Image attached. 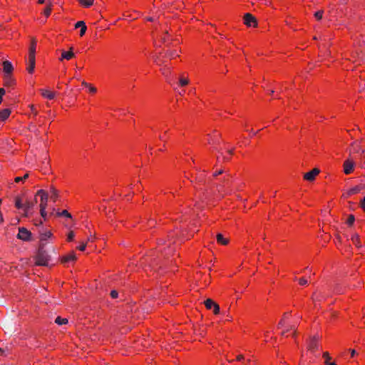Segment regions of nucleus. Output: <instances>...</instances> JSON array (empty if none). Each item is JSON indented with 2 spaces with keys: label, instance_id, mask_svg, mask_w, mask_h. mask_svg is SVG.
I'll list each match as a JSON object with an SVG mask.
<instances>
[{
  "label": "nucleus",
  "instance_id": "1",
  "mask_svg": "<svg viewBox=\"0 0 365 365\" xmlns=\"http://www.w3.org/2000/svg\"><path fill=\"white\" fill-rule=\"evenodd\" d=\"M43 244H41L36 256V264L38 266H47L50 260V255L43 249Z\"/></svg>",
  "mask_w": 365,
  "mask_h": 365
},
{
  "label": "nucleus",
  "instance_id": "2",
  "mask_svg": "<svg viewBox=\"0 0 365 365\" xmlns=\"http://www.w3.org/2000/svg\"><path fill=\"white\" fill-rule=\"evenodd\" d=\"M36 196H40L41 202L39 207L40 208H46L48 200V193L44 190H39L36 194Z\"/></svg>",
  "mask_w": 365,
  "mask_h": 365
},
{
  "label": "nucleus",
  "instance_id": "3",
  "mask_svg": "<svg viewBox=\"0 0 365 365\" xmlns=\"http://www.w3.org/2000/svg\"><path fill=\"white\" fill-rule=\"evenodd\" d=\"M31 232L25 227H19L17 238L23 241H30L31 239Z\"/></svg>",
  "mask_w": 365,
  "mask_h": 365
},
{
  "label": "nucleus",
  "instance_id": "4",
  "mask_svg": "<svg viewBox=\"0 0 365 365\" xmlns=\"http://www.w3.org/2000/svg\"><path fill=\"white\" fill-rule=\"evenodd\" d=\"M320 337L318 335L312 336L308 341V349L312 351H314L319 349L318 341Z\"/></svg>",
  "mask_w": 365,
  "mask_h": 365
},
{
  "label": "nucleus",
  "instance_id": "5",
  "mask_svg": "<svg viewBox=\"0 0 365 365\" xmlns=\"http://www.w3.org/2000/svg\"><path fill=\"white\" fill-rule=\"evenodd\" d=\"M205 306L207 309H213V313L218 314L220 313V306L212 299H207L204 302Z\"/></svg>",
  "mask_w": 365,
  "mask_h": 365
},
{
  "label": "nucleus",
  "instance_id": "6",
  "mask_svg": "<svg viewBox=\"0 0 365 365\" xmlns=\"http://www.w3.org/2000/svg\"><path fill=\"white\" fill-rule=\"evenodd\" d=\"M244 24L247 26H257V21L256 18L250 13H247L244 16Z\"/></svg>",
  "mask_w": 365,
  "mask_h": 365
},
{
  "label": "nucleus",
  "instance_id": "7",
  "mask_svg": "<svg viewBox=\"0 0 365 365\" xmlns=\"http://www.w3.org/2000/svg\"><path fill=\"white\" fill-rule=\"evenodd\" d=\"M320 173V170L318 168H314L311 171L305 173L304 175V179L307 181H313L316 176Z\"/></svg>",
  "mask_w": 365,
  "mask_h": 365
},
{
  "label": "nucleus",
  "instance_id": "8",
  "mask_svg": "<svg viewBox=\"0 0 365 365\" xmlns=\"http://www.w3.org/2000/svg\"><path fill=\"white\" fill-rule=\"evenodd\" d=\"M354 167V163L352 160H351L349 159H347L346 160H345L344 163V173L346 175L350 174L353 171Z\"/></svg>",
  "mask_w": 365,
  "mask_h": 365
},
{
  "label": "nucleus",
  "instance_id": "9",
  "mask_svg": "<svg viewBox=\"0 0 365 365\" xmlns=\"http://www.w3.org/2000/svg\"><path fill=\"white\" fill-rule=\"evenodd\" d=\"M36 198H35V200L34 202L32 201H26L24 202V207H23V210L24 211V215L25 216H28L29 214V212L31 209H33V207H34L36 202Z\"/></svg>",
  "mask_w": 365,
  "mask_h": 365
},
{
  "label": "nucleus",
  "instance_id": "10",
  "mask_svg": "<svg viewBox=\"0 0 365 365\" xmlns=\"http://www.w3.org/2000/svg\"><path fill=\"white\" fill-rule=\"evenodd\" d=\"M3 65V71L4 72L5 75H11L14 67L12 63L9 61H4L2 63Z\"/></svg>",
  "mask_w": 365,
  "mask_h": 365
},
{
  "label": "nucleus",
  "instance_id": "11",
  "mask_svg": "<svg viewBox=\"0 0 365 365\" xmlns=\"http://www.w3.org/2000/svg\"><path fill=\"white\" fill-rule=\"evenodd\" d=\"M73 47H71L68 51H62L60 61H63L64 59L70 60L75 56L74 53L73 52Z\"/></svg>",
  "mask_w": 365,
  "mask_h": 365
},
{
  "label": "nucleus",
  "instance_id": "12",
  "mask_svg": "<svg viewBox=\"0 0 365 365\" xmlns=\"http://www.w3.org/2000/svg\"><path fill=\"white\" fill-rule=\"evenodd\" d=\"M35 64H36L35 58H32V56H29V62H28V66L26 68V70L29 73H32L34 71Z\"/></svg>",
  "mask_w": 365,
  "mask_h": 365
},
{
  "label": "nucleus",
  "instance_id": "13",
  "mask_svg": "<svg viewBox=\"0 0 365 365\" xmlns=\"http://www.w3.org/2000/svg\"><path fill=\"white\" fill-rule=\"evenodd\" d=\"M11 110L4 108L0 110V122L5 121L10 115Z\"/></svg>",
  "mask_w": 365,
  "mask_h": 365
},
{
  "label": "nucleus",
  "instance_id": "14",
  "mask_svg": "<svg viewBox=\"0 0 365 365\" xmlns=\"http://www.w3.org/2000/svg\"><path fill=\"white\" fill-rule=\"evenodd\" d=\"M59 197L58 190H56L53 186L50 187V198L53 202H56Z\"/></svg>",
  "mask_w": 365,
  "mask_h": 365
},
{
  "label": "nucleus",
  "instance_id": "15",
  "mask_svg": "<svg viewBox=\"0 0 365 365\" xmlns=\"http://www.w3.org/2000/svg\"><path fill=\"white\" fill-rule=\"evenodd\" d=\"M79 27H81V29L80 30V36H83L86 34V31L87 30V26H86V24L83 21H78L75 24L76 29H78Z\"/></svg>",
  "mask_w": 365,
  "mask_h": 365
},
{
  "label": "nucleus",
  "instance_id": "16",
  "mask_svg": "<svg viewBox=\"0 0 365 365\" xmlns=\"http://www.w3.org/2000/svg\"><path fill=\"white\" fill-rule=\"evenodd\" d=\"M40 92L43 97L46 98L50 100L53 99L56 96L55 93L51 92L48 90H46V89H41Z\"/></svg>",
  "mask_w": 365,
  "mask_h": 365
},
{
  "label": "nucleus",
  "instance_id": "17",
  "mask_svg": "<svg viewBox=\"0 0 365 365\" xmlns=\"http://www.w3.org/2000/svg\"><path fill=\"white\" fill-rule=\"evenodd\" d=\"M162 73L166 77L168 82L171 84V79L170 78V68L165 65L163 68H161Z\"/></svg>",
  "mask_w": 365,
  "mask_h": 365
},
{
  "label": "nucleus",
  "instance_id": "18",
  "mask_svg": "<svg viewBox=\"0 0 365 365\" xmlns=\"http://www.w3.org/2000/svg\"><path fill=\"white\" fill-rule=\"evenodd\" d=\"M216 239H217V242L219 244H221V245H226L229 242L228 239L224 238L223 235L221 233H218L216 235Z\"/></svg>",
  "mask_w": 365,
  "mask_h": 365
},
{
  "label": "nucleus",
  "instance_id": "19",
  "mask_svg": "<svg viewBox=\"0 0 365 365\" xmlns=\"http://www.w3.org/2000/svg\"><path fill=\"white\" fill-rule=\"evenodd\" d=\"M76 255L73 252H71L69 255H68L62 258V262L66 263V262H68L71 261H74V260H76Z\"/></svg>",
  "mask_w": 365,
  "mask_h": 365
},
{
  "label": "nucleus",
  "instance_id": "20",
  "mask_svg": "<svg viewBox=\"0 0 365 365\" xmlns=\"http://www.w3.org/2000/svg\"><path fill=\"white\" fill-rule=\"evenodd\" d=\"M52 236V233L50 231H46L45 232L41 233L40 240L41 242L46 240L48 238H50Z\"/></svg>",
  "mask_w": 365,
  "mask_h": 365
},
{
  "label": "nucleus",
  "instance_id": "21",
  "mask_svg": "<svg viewBox=\"0 0 365 365\" xmlns=\"http://www.w3.org/2000/svg\"><path fill=\"white\" fill-rule=\"evenodd\" d=\"M35 52H36V42L33 41L31 45L29 48V56H32V58H35Z\"/></svg>",
  "mask_w": 365,
  "mask_h": 365
},
{
  "label": "nucleus",
  "instance_id": "22",
  "mask_svg": "<svg viewBox=\"0 0 365 365\" xmlns=\"http://www.w3.org/2000/svg\"><path fill=\"white\" fill-rule=\"evenodd\" d=\"M14 83V80L11 77V75L4 76V85L11 86Z\"/></svg>",
  "mask_w": 365,
  "mask_h": 365
},
{
  "label": "nucleus",
  "instance_id": "23",
  "mask_svg": "<svg viewBox=\"0 0 365 365\" xmlns=\"http://www.w3.org/2000/svg\"><path fill=\"white\" fill-rule=\"evenodd\" d=\"M79 3L84 7H90L93 5L94 0H78Z\"/></svg>",
  "mask_w": 365,
  "mask_h": 365
},
{
  "label": "nucleus",
  "instance_id": "24",
  "mask_svg": "<svg viewBox=\"0 0 365 365\" xmlns=\"http://www.w3.org/2000/svg\"><path fill=\"white\" fill-rule=\"evenodd\" d=\"M361 190L360 186H356L354 187L351 188L346 193L347 196H350L351 195H354L358 193Z\"/></svg>",
  "mask_w": 365,
  "mask_h": 365
},
{
  "label": "nucleus",
  "instance_id": "25",
  "mask_svg": "<svg viewBox=\"0 0 365 365\" xmlns=\"http://www.w3.org/2000/svg\"><path fill=\"white\" fill-rule=\"evenodd\" d=\"M55 323H56L58 325L66 324L68 323V319L66 318H61L60 317H58L55 319Z\"/></svg>",
  "mask_w": 365,
  "mask_h": 365
},
{
  "label": "nucleus",
  "instance_id": "26",
  "mask_svg": "<svg viewBox=\"0 0 365 365\" xmlns=\"http://www.w3.org/2000/svg\"><path fill=\"white\" fill-rule=\"evenodd\" d=\"M220 138V135H214L213 137H211L209 140H208V143H213V144H218L220 143V140L219 138Z\"/></svg>",
  "mask_w": 365,
  "mask_h": 365
},
{
  "label": "nucleus",
  "instance_id": "27",
  "mask_svg": "<svg viewBox=\"0 0 365 365\" xmlns=\"http://www.w3.org/2000/svg\"><path fill=\"white\" fill-rule=\"evenodd\" d=\"M189 83V80L187 78L180 76L179 78V85L180 86H185Z\"/></svg>",
  "mask_w": 365,
  "mask_h": 365
},
{
  "label": "nucleus",
  "instance_id": "28",
  "mask_svg": "<svg viewBox=\"0 0 365 365\" xmlns=\"http://www.w3.org/2000/svg\"><path fill=\"white\" fill-rule=\"evenodd\" d=\"M24 203H23L20 197H16L15 201V205L18 209H23Z\"/></svg>",
  "mask_w": 365,
  "mask_h": 365
},
{
  "label": "nucleus",
  "instance_id": "29",
  "mask_svg": "<svg viewBox=\"0 0 365 365\" xmlns=\"http://www.w3.org/2000/svg\"><path fill=\"white\" fill-rule=\"evenodd\" d=\"M351 240L352 242H354V244L356 246H360L359 245V236L357 235V234H354L352 237H351Z\"/></svg>",
  "mask_w": 365,
  "mask_h": 365
},
{
  "label": "nucleus",
  "instance_id": "30",
  "mask_svg": "<svg viewBox=\"0 0 365 365\" xmlns=\"http://www.w3.org/2000/svg\"><path fill=\"white\" fill-rule=\"evenodd\" d=\"M355 221V217L353 215H349L348 219L346 220V224L349 226H351Z\"/></svg>",
  "mask_w": 365,
  "mask_h": 365
},
{
  "label": "nucleus",
  "instance_id": "31",
  "mask_svg": "<svg viewBox=\"0 0 365 365\" xmlns=\"http://www.w3.org/2000/svg\"><path fill=\"white\" fill-rule=\"evenodd\" d=\"M29 178V174L26 173L25 174L23 177H16L15 179H14V181L16 182H21L26 179H27Z\"/></svg>",
  "mask_w": 365,
  "mask_h": 365
},
{
  "label": "nucleus",
  "instance_id": "32",
  "mask_svg": "<svg viewBox=\"0 0 365 365\" xmlns=\"http://www.w3.org/2000/svg\"><path fill=\"white\" fill-rule=\"evenodd\" d=\"M287 317H288V313H284L283 314L282 319L278 324V327L279 328H281V327H282L284 325V319H287Z\"/></svg>",
  "mask_w": 365,
  "mask_h": 365
},
{
  "label": "nucleus",
  "instance_id": "33",
  "mask_svg": "<svg viewBox=\"0 0 365 365\" xmlns=\"http://www.w3.org/2000/svg\"><path fill=\"white\" fill-rule=\"evenodd\" d=\"M51 4H50L43 11V14L46 16H48L50 14H51Z\"/></svg>",
  "mask_w": 365,
  "mask_h": 365
},
{
  "label": "nucleus",
  "instance_id": "34",
  "mask_svg": "<svg viewBox=\"0 0 365 365\" xmlns=\"http://www.w3.org/2000/svg\"><path fill=\"white\" fill-rule=\"evenodd\" d=\"M323 13H324V11H323V10L318 11L315 12V14H314V17H315L317 20H320V19H322Z\"/></svg>",
  "mask_w": 365,
  "mask_h": 365
},
{
  "label": "nucleus",
  "instance_id": "35",
  "mask_svg": "<svg viewBox=\"0 0 365 365\" xmlns=\"http://www.w3.org/2000/svg\"><path fill=\"white\" fill-rule=\"evenodd\" d=\"M217 191H218L219 193L225 192L223 195H222V196H224V195H225V194H229L230 193L229 192H225L224 190L223 186L221 185H217Z\"/></svg>",
  "mask_w": 365,
  "mask_h": 365
},
{
  "label": "nucleus",
  "instance_id": "36",
  "mask_svg": "<svg viewBox=\"0 0 365 365\" xmlns=\"http://www.w3.org/2000/svg\"><path fill=\"white\" fill-rule=\"evenodd\" d=\"M61 215H62V217H65L67 218H72L71 215L66 210L61 211Z\"/></svg>",
  "mask_w": 365,
  "mask_h": 365
},
{
  "label": "nucleus",
  "instance_id": "37",
  "mask_svg": "<svg viewBox=\"0 0 365 365\" xmlns=\"http://www.w3.org/2000/svg\"><path fill=\"white\" fill-rule=\"evenodd\" d=\"M325 298V296L322 294H320L319 297H314V294L312 296V299H313L314 302H317V301H321L322 299H324Z\"/></svg>",
  "mask_w": 365,
  "mask_h": 365
},
{
  "label": "nucleus",
  "instance_id": "38",
  "mask_svg": "<svg viewBox=\"0 0 365 365\" xmlns=\"http://www.w3.org/2000/svg\"><path fill=\"white\" fill-rule=\"evenodd\" d=\"M40 213H41V217L44 220H46V216H47V212L46 211V208H40Z\"/></svg>",
  "mask_w": 365,
  "mask_h": 365
},
{
  "label": "nucleus",
  "instance_id": "39",
  "mask_svg": "<svg viewBox=\"0 0 365 365\" xmlns=\"http://www.w3.org/2000/svg\"><path fill=\"white\" fill-rule=\"evenodd\" d=\"M74 237H75L74 232L73 231H71L68 234V238L67 239H68V241H72L73 240Z\"/></svg>",
  "mask_w": 365,
  "mask_h": 365
},
{
  "label": "nucleus",
  "instance_id": "40",
  "mask_svg": "<svg viewBox=\"0 0 365 365\" xmlns=\"http://www.w3.org/2000/svg\"><path fill=\"white\" fill-rule=\"evenodd\" d=\"M166 54L171 58H174L175 55L176 54L175 51H168Z\"/></svg>",
  "mask_w": 365,
  "mask_h": 365
},
{
  "label": "nucleus",
  "instance_id": "41",
  "mask_svg": "<svg viewBox=\"0 0 365 365\" xmlns=\"http://www.w3.org/2000/svg\"><path fill=\"white\" fill-rule=\"evenodd\" d=\"M6 91L4 88H0V104L2 103L3 101V96L5 94Z\"/></svg>",
  "mask_w": 365,
  "mask_h": 365
},
{
  "label": "nucleus",
  "instance_id": "42",
  "mask_svg": "<svg viewBox=\"0 0 365 365\" xmlns=\"http://www.w3.org/2000/svg\"><path fill=\"white\" fill-rule=\"evenodd\" d=\"M299 282L301 285H305L307 284V280L304 277H302L299 279Z\"/></svg>",
  "mask_w": 365,
  "mask_h": 365
},
{
  "label": "nucleus",
  "instance_id": "43",
  "mask_svg": "<svg viewBox=\"0 0 365 365\" xmlns=\"http://www.w3.org/2000/svg\"><path fill=\"white\" fill-rule=\"evenodd\" d=\"M118 293L117 291H115V290L111 291L110 296H111L112 298L115 299V298H116L118 297Z\"/></svg>",
  "mask_w": 365,
  "mask_h": 365
},
{
  "label": "nucleus",
  "instance_id": "44",
  "mask_svg": "<svg viewBox=\"0 0 365 365\" xmlns=\"http://www.w3.org/2000/svg\"><path fill=\"white\" fill-rule=\"evenodd\" d=\"M86 247V243H82L79 247H78V249L80 251H84Z\"/></svg>",
  "mask_w": 365,
  "mask_h": 365
},
{
  "label": "nucleus",
  "instance_id": "45",
  "mask_svg": "<svg viewBox=\"0 0 365 365\" xmlns=\"http://www.w3.org/2000/svg\"><path fill=\"white\" fill-rule=\"evenodd\" d=\"M29 107H30L31 110L33 113V114L36 116L37 115V111L36 110L34 105H30Z\"/></svg>",
  "mask_w": 365,
  "mask_h": 365
},
{
  "label": "nucleus",
  "instance_id": "46",
  "mask_svg": "<svg viewBox=\"0 0 365 365\" xmlns=\"http://www.w3.org/2000/svg\"><path fill=\"white\" fill-rule=\"evenodd\" d=\"M323 356L325 358L326 361H328L331 359L328 352H324L323 354Z\"/></svg>",
  "mask_w": 365,
  "mask_h": 365
},
{
  "label": "nucleus",
  "instance_id": "47",
  "mask_svg": "<svg viewBox=\"0 0 365 365\" xmlns=\"http://www.w3.org/2000/svg\"><path fill=\"white\" fill-rule=\"evenodd\" d=\"M223 172H224V171H223V170H218V171H216V172L213 174V175H214L215 177V176H217V175H219L222 174V173H223Z\"/></svg>",
  "mask_w": 365,
  "mask_h": 365
},
{
  "label": "nucleus",
  "instance_id": "48",
  "mask_svg": "<svg viewBox=\"0 0 365 365\" xmlns=\"http://www.w3.org/2000/svg\"><path fill=\"white\" fill-rule=\"evenodd\" d=\"M88 88H89L91 92H92V93L96 92V88L95 87L90 85V86H88Z\"/></svg>",
  "mask_w": 365,
  "mask_h": 365
},
{
  "label": "nucleus",
  "instance_id": "49",
  "mask_svg": "<svg viewBox=\"0 0 365 365\" xmlns=\"http://www.w3.org/2000/svg\"><path fill=\"white\" fill-rule=\"evenodd\" d=\"M243 359H244V356L243 355L240 354V355L237 356V358H236L237 361H242Z\"/></svg>",
  "mask_w": 365,
  "mask_h": 365
},
{
  "label": "nucleus",
  "instance_id": "50",
  "mask_svg": "<svg viewBox=\"0 0 365 365\" xmlns=\"http://www.w3.org/2000/svg\"><path fill=\"white\" fill-rule=\"evenodd\" d=\"M354 151H355V152H356V153H359V152H361V154H362V153H364V152H365V150H364V149H361V148H358V149L354 148Z\"/></svg>",
  "mask_w": 365,
  "mask_h": 365
},
{
  "label": "nucleus",
  "instance_id": "51",
  "mask_svg": "<svg viewBox=\"0 0 365 365\" xmlns=\"http://www.w3.org/2000/svg\"><path fill=\"white\" fill-rule=\"evenodd\" d=\"M334 292L336 293V294H341V289L339 287H336L334 289Z\"/></svg>",
  "mask_w": 365,
  "mask_h": 365
},
{
  "label": "nucleus",
  "instance_id": "52",
  "mask_svg": "<svg viewBox=\"0 0 365 365\" xmlns=\"http://www.w3.org/2000/svg\"><path fill=\"white\" fill-rule=\"evenodd\" d=\"M325 364L326 365H337L336 363L334 362H329L328 361H325Z\"/></svg>",
  "mask_w": 365,
  "mask_h": 365
},
{
  "label": "nucleus",
  "instance_id": "53",
  "mask_svg": "<svg viewBox=\"0 0 365 365\" xmlns=\"http://www.w3.org/2000/svg\"><path fill=\"white\" fill-rule=\"evenodd\" d=\"M361 207L365 210V196L361 203Z\"/></svg>",
  "mask_w": 365,
  "mask_h": 365
},
{
  "label": "nucleus",
  "instance_id": "54",
  "mask_svg": "<svg viewBox=\"0 0 365 365\" xmlns=\"http://www.w3.org/2000/svg\"><path fill=\"white\" fill-rule=\"evenodd\" d=\"M351 356H354L356 354V351L354 349H350Z\"/></svg>",
  "mask_w": 365,
  "mask_h": 365
},
{
  "label": "nucleus",
  "instance_id": "55",
  "mask_svg": "<svg viewBox=\"0 0 365 365\" xmlns=\"http://www.w3.org/2000/svg\"><path fill=\"white\" fill-rule=\"evenodd\" d=\"M82 85L86 86V87H88L90 86V84H88V83L85 82V81H83L82 82Z\"/></svg>",
  "mask_w": 365,
  "mask_h": 365
},
{
  "label": "nucleus",
  "instance_id": "56",
  "mask_svg": "<svg viewBox=\"0 0 365 365\" xmlns=\"http://www.w3.org/2000/svg\"><path fill=\"white\" fill-rule=\"evenodd\" d=\"M228 153H230V155L233 154V149H231V150H227Z\"/></svg>",
  "mask_w": 365,
  "mask_h": 365
},
{
  "label": "nucleus",
  "instance_id": "57",
  "mask_svg": "<svg viewBox=\"0 0 365 365\" xmlns=\"http://www.w3.org/2000/svg\"><path fill=\"white\" fill-rule=\"evenodd\" d=\"M289 329L294 330V331H296L294 326H291L290 328L289 329Z\"/></svg>",
  "mask_w": 365,
  "mask_h": 365
},
{
  "label": "nucleus",
  "instance_id": "58",
  "mask_svg": "<svg viewBox=\"0 0 365 365\" xmlns=\"http://www.w3.org/2000/svg\"><path fill=\"white\" fill-rule=\"evenodd\" d=\"M288 331H289V329H287V330H285V331H283L281 333V334L283 336V335H284V334H285V333H286V332H287Z\"/></svg>",
  "mask_w": 365,
  "mask_h": 365
},
{
  "label": "nucleus",
  "instance_id": "59",
  "mask_svg": "<svg viewBox=\"0 0 365 365\" xmlns=\"http://www.w3.org/2000/svg\"><path fill=\"white\" fill-rule=\"evenodd\" d=\"M147 20L149 21H153V18L152 17H148L147 18Z\"/></svg>",
  "mask_w": 365,
  "mask_h": 365
},
{
  "label": "nucleus",
  "instance_id": "60",
  "mask_svg": "<svg viewBox=\"0 0 365 365\" xmlns=\"http://www.w3.org/2000/svg\"><path fill=\"white\" fill-rule=\"evenodd\" d=\"M44 1H45V0H38V4H43V3H44Z\"/></svg>",
  "mask_w": 365,
  "mask_h": 365
},
{
  "label": "nucleus",
  "instance_id": "61",
  "mask_svg": "<svg viewBox=\"0 0 365 365\" xmlns=\"http://www.w3.org/2000/svg\"><path fill=\"white\" fill-rule=\"evenodd\" d=\"M56 215H57L58 217H62V215H61V212H56Z\"/></svg>",
  "mask_w": 365,
  "mask_h": 365
},
{
  "label": "nucleus",
  "instance_id": "62",
  "mask_svg": "<svg viewBox=\"0 0 365 365\" xmlns=\"http://www.w3.org/2000/svg\"><path fill=\"white\" fill-rule=\"evenodd\" d=\"M92 240H93L92 236H91L88 238V241H92Z\"/></svg>",
  "mask_w": 365,
  "mask_h": 365
},
{
  "label": "nucleus",
  "instance_id": "63",
  "mask_svg": "<svg viewBox=\"0 0 365 365\" xmlns=\"http://www.w3.org/2000/svg\"><path fill=\"white\" fill-rule=\"evenodd\" d=\"M162 41H163V42H166V38H165V37H163V38H162Z\"/></svg>",
  "mask_w": 365,
  "mask_h": 365
},
{
  "label": "nucleus",
  "instance_id": "64",
  "mask_svg": "<svg viewBox=\"0 0 365 365\" xmlns=\"http://www.w3.org/2000/svg\"><path fill=\"white\" fill-rule=\"evenodd\" d=\"M223 160H224L225 161H227V160H229V158H226V157H223Z\"/></svg>",
  "mask_w": 365,
  "mask_h": 365
}]
</instances>
